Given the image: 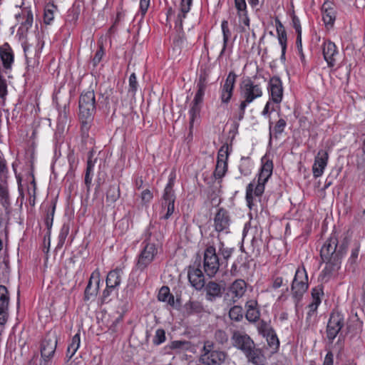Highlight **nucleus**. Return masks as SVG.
Here are the masks:
<instances>
[{
	"instance_id": "f257e3e1",
	"label": "nucleus",
	"mask_w": 365,
	"mask_h": 365,
	"mask_svg": "<svg viewBox=\"0 0 365 365\" xmlns=\"http://www.w3.org/2000/svg\"><path fill=\"white\" fill-rule=\"evenodd\" d=\"M347 242L344 241L339 245V241L335 234H331L326 240L320 250V256L326 266L323 269L321 277L327 281L334 275L341 267V258L346 252Z\"/></svg>"
},
{
	"instance_id": "f03ea898",
	"label": "nucleus",
	"mask_w": 365,
	"mask_h": 365,
	"mask_svg": "<svg viewBox=\"0 0 365 365\" xmlns=\"http://www.w3.org/2000/svg\"><path fill=\"white\" fill-rule=\"evenodd\" d=\"M79 118L83 135H88L90 123L96 112V98L93 91L83 92L79 98Z\"/></svg>"
},
{
	"instance_id": "7ed1b4c3",
	"label": "nucleus",
	"mask_w": 365,
	"mask_h": 365,
	"mask_svg": "<svg viewBox=\"0 0 365 365\" xmlns=\"http://www.w3.org/2000/svg\"><path fill=\"white\" fill-rule=\"evenodd\" d=\"M220 266V259L214 245H207L203 254V269L209 277H213L217 273Z\"/></svg>"
},
{
	"instance_id": "20e7f679",
	"label": "nucleus",
	"mask_w": 365,
	"mask_h": 365,
	"mask_svg": "<svg viewBox=\"0 0 365 365\" xmlns=\"http://www.w3.org/2000/svg\"><path fill=\"white\" fill-rule=\"evenodd\" d=\"M240 96L243 98L241 103L248 105L262 96V90L259 85L255 84L250 78H247L240 84Z\"/></svg>"
},
{
	"instance_id": "39448f33",
	"label": "nucleus",
	"mask_w": 365,
	"mask_h": 365,
	"mask_svg": "<svg viewBox=\"0 0 365 365\" xmlns=\"http://www.w3.org/2000/svg\"><path fill=\"white\" fill-rule=\"evenodd\" d=\"M307 275L305 269H297L293 279L291 290L292 297L296 303H298L302 298L303 294L307 290Z\"/></svg>"
},
{
	"instance_id": "423d86ee",
	"label": "nucleus",
	"mask_w": 365,
	"mask_h": 365,
	"mask_svg": "<svg viewBox=\"0 0 365 365\" xmlns=\"http://www.w3.org/2000/svg\"><path fill=\"white\" fill-rule=\"evenodd\" d=\"M174 179L175 175H173V174H171L162 197V207L163 209L167 208L166 213L162 217L164 220H168L173 215L175 209L174 203L175 201V195L173 188Z\"/></svg>"
},
{
	"instance_id": "0eeeda50",
	"label": "nucleus",
	"mask_w": 365,
	"mask_h": 365,
	"mask_svg": "<svg viewBox=\"0 0 365 365\" xmlns=\"http://www.w3.org/2000/svg\"><path fill=\"white\" fill-rule=\"evenodd\" d=\"M344 325V317L336 312L332 313L327 323L326 334L329 343H332Z\"/></svg>"
},
{
	"instance_id": "6e6552de",
	"label": "nucleus",
	"mask_w": 365,
	"mask_h": 365,
	"mask_svg": "<svg viewBox=\"0 0 365 365\" xmlns=\"http://www.w3.org/2000/svg\"><path fill=\"white\" fill-rule=\"evenodd\" d=\"M146 240L150 241V239L147 238ZM157 252L158 250L155 245L148 242L138 257L136 264L137 269L140 271L144 270L153 262Z\"/></svg>"
},
{
	"instance_id": "1a4fd4ad",
	"label": "nucleus",
	"mask_w": 365,
	"mask_h": 365,
	"mask_svg": "<svg viewBox=\"0 0 365 365\" xmlns=\"http://www.w3.org/2000/svg\"><path fill=\"white\" fill-rule=\"evenodd\" d=\"M58 337L55 332H48L43 340L41 347V355L44 360L51 359L56 349Z\"/></svg>"
},
{
	"instance_id": "9d476101",
	"label": "nucleus",
	"mask_w": 365,
	"mask_h": 365,
	"mask_svg": "<svg viewBox=\"0 0 365 365\" xmlns=\"http://www.w3.org/2000/svg\"><path fill=\"white\" fill-rule=\"evenodd\" d=\"M233 345L244 352L250 350L255 344L247 334L240 331H234L231 337Z\"/></svg>"
},
{
	"instance_id": "9b49d317",
	"label": "nucleus",
	"mask_w": 365,
	"mask_h": 365,
	"mask_svg": "<svg viewBox=\"0 0 365 365\" xmlns=\"http://www.w3.org/2000/svg\"><path fill=\"white\" fill-rule=\"evenodd\" d=\"M230 218L228 212L224 208H220L214 217L215 230L217 232H229Z\"/></svg>"
},
{
	"instance_id": "f8f14e48",
	"label": "nucleus",
	"mask_w": 365,
	"mask_h": 365,
	"mask_svg": "<svg viewBox=\"0 0 365 365\" xmlns=\"http://www.w3.org/2000/svg\"><path fill=\"white\" fill-rule=\"evenodd\" d=\"M237 78V75L234 71H230L222 88L220 99L222 103H228L232 96L233 90Z\"/></svg>"
},
{
	"instance_id": "ddd939ff",
	"label": "nucleus",
	"mask_w": 365,
	"mask_h": 365,
	"mask_svg": "<svg viewBox=\"0 0 365 365\" xmlns=\"http://www.w3.org/2000/svg\"><path fill=\"white\" fill-rule=\"evenodd\" d=\"M226 356L225 352L215 350L209 353H202L199 361L205 365H220L225 361Z\"/></svg>"
},
{
	"instance_id": "4468645a",
	"label": "nucleus",
	"mask_w": 365,
	"mask_h": 365,
	"mask_svg": "<svg viewBox=\"0 0 365 365\" xmlns=\"http://www.w3.org/2000/svg\"><path fill=\"white\" fill-rule=\"evenodd\" d=\"M100 284V272L96 269L92 274L89 279L87 287L84 292V300L88 301L91 297L97 295Z\"/></svg>"
},
{
	"instance_id": "2eb2a0df",
	"label": "nucleus",
	"mask_w": 365,
	"mask_h": 365,
	"mask_svg": "<svg viewBox=\"0 0 365 365\" xmlns=\"http://www.w3.org/2000/svg\"><path fill=\"white\" fill-rule=\"evenodd\" d=\"M322 53L324 60L329 67L331 68L336 65L338 51L334 43L331 41H325L322 45Z\"/></svg>"
},
{
	"instance_id": "dca6fc26",
	"label": "nucleus",
	"mask_w": 365,
	"mask_h": 365,
	"mask_svg": "<svg viewBox=\"0 0 365 365\" xmlns=\"http://www.w3.org/2000/svg\"><path fill=\"white\" fill-rule=\"evenodd\" d=\"M187 277L191 285L197 290L205 287V277L202 270L197 267H189Z\"/></svg>"
},
{
	"instance_id": "f3484780",
	"label": "nucleus",
	"mask_w": 365,
	"mask_h": 365,
	"mask_svg": "<svg viewBox=\"0 0 365 365\" xmlns=\"http://www.w3.org/2000/svg\"><path fill=\"white\" fill-rule=\"evenodd\" d=\"M327 160L328 153L323 150H319L312 166L313 175L315 178L320 177L322 175L327 164Z\"/></svg>"
},
{
	"instance_id": "a211bd4d",
	"label": "nucleus",
	"mask_w": 365,
	"mask_h": 365,
	"mask_svg": "<svg viewBox=\"0 0 365 365\" xmlns=\"http://www.w3.org/2000/svg\"><path fill=\"white\" fill-rule=\"evenodd\" d=\"M269 86L272 101L276 103H280L283 96L282 83L280 78L277 76L271 78Z\"/></svg>"
},
{
	"instance_id": "6ab92c4d",
	"label": "nucleus",
	"mask_w": 365,
	"mask_h": 365,
	"mask_svg": "<svg viewBox=\"0 0 365 365\" xmlns=\"http://www.w3.org/2000/svg\"><path fill=\"white\" fill-rule=\"evenodd\" d=\"M204 287L206 292V299L209 302H214L222 295L221 286L214 281L209 282L207 284H205Z\"/></svg>"
},
{
	"instance_id": "aec40b11",
	"label": "nucleus",
	"mask_w": 365,
	"mask_h": 365,
	"mask_svg": "<svg viewBox=\"0 0 365 365\" xmlns=\"http://www.w3.org/2000/svg\"><path fill=\"white\" fill-rule=\"evenodd\" d=\"M247 361L252 363L254 365H264L265 362V357L263 355L262 350L256 349L255 345L250 348V350L244 352Z\"/></svg>"
},
{
	"instance_id": "412c9836",
	"label": "nucleus",
	"mask_w": 365,
	"mask_h": 365,
	"mask_svg": "<svg viewBox=\"0 0 365 365\" xmlns=\"http://www.w3.org/2000/svg\"><path fill=\"white\" fill-rule=\"evenodd\" d=\"M332 6L333 4L328 1L324 2L322 5L323 21L326 25L333 26L335 21L336 12Z\"/></svg>"
},
{
	"instance_id": "4be33fe9",
	"label": "nucleus",
	"mask_w": 365,
	"mask_h": 365,
	"mask_svg": "<svg viewBox=\"0 0 365 365\" xmlns=\"http://www.w3.org/2000/svg\"><path fill=\"white\" fill-rule=\"evenodd\" d=\"M122 273V269L118 268L110 271L106 278V287L113 289L118 287L121 282Z\"/></svg>"
},
{
	"instance_id": "5701e85b",
	"label": "nucleus",
	"mask_w": 365,
	"mask_h": 365,
	"mask_svg": "<svg viewBox=\"0 0 365 365\" xmlns=\"http://www.w3.org/2000/svg\"><path fill=\"white\" fill-rule=\"evenodd\" d=\"M192 0H181L180 12L178 14L176 21L175 28L179 31L182 30V19L185 17L186 14L190 11Z\"/></svg>"
},
{
	"instance_id": "b1692460",
	"label": "nucleus",
	"mask_w": 365,
	"mask_h": 365,
	"mask_svg": "<svg viewBox=\"0 0 365 365\" xmlns=\"http://www.w3.org/2000/svg\"><path fill=\"white\" fill-rule=\"evenodd\" d=\"M262 163L263 164L258 176V181L266 183L272 175L273 163L272 160H266V161H264V159H262Z\"/></svg>"
},
{
	"instance_id": "393cba45",
	"label": "nucleus",
	"mask_w": 365,
	"mask_h": 365,
	"mask_svg": "<svg viewBox=\"0 0 365 365\" xmlns=\"http://www.w3.org/2000/svg\"><path fill=\"white\" fill-rule=\"evenodd\" d=\"M232 298L240 299L246 292V282L242 279L235 280L230 287Z\"/></svg>"
},
{
	"instance_id": "a878e982",
	"label": "nucleus",
	"mask_w": 365,
	"mask_h": 365,
	"mask_svg": "<svg viewBox=\"0 0 365 365\" xmlns=\"http://www.w3.org/2000/svg\"><path fill=\"white\" fill-rule=\"evenodd\" d=\"M277 23V32L278 35L279 43L282 46V56L285 54L286 47H287V33L283 26L282 24L279 20H276Z\"/></svg>"
},
{
	"instance_id": "bb28decb",
	"label": "nucleus",
	"mask_w": 365,
	"mask_h": 365,
	"mask_svg": "<svg viewBox=\"0 0 365 365\" xmlns=\"http://www.w3.org/2000/svg\"><path fill=\"white\" fill-rule=\"evenodd\" d=\"M256 304L257 302L255 301H250L247 303V310L245 317L249 322H256L259 317V312L255 308Z\"/></svg>"
},
{
	"instance_id": "cd10ccee",
	"label": "nucleus",
	"mask_w": 365,
	"mask_h": 365,
	"mask_svg": "<svg viewBox=\"0 0 365 365\" xmlns=\"http://www.w3.org/2000/svg\"><path fill=\"white\" fill-rule=\"evenodd\" d=\"M158 299L159 301L167 302L171 306L175 303L174 297L170 294L169 288L166 286H163L160 288L158 292Z\"/></svg>"
},
{
	"instance_id": "c85d7f7f",
	"label": "nucleus",
	"mask_w": 365,
	"mask_h": 365,
	"mask_svg": "<svg viewBox=\"0 0 365 365\" xmlns=\"http://www.w3.org/2000/svg\"><path fill=\"white\" fill-rule=\"evenodd\" d=\"M185 309L187 314H193L201 313L204 308L201 302L190 300L185 304Z\"/></svg>"
},
{
	"instance_id": "c756f323",
	"label": "nucleus",
	"mask_w": 365,
	"mask_h": 365,
	"mask_svg": "<svg viewBox=\"0 0 365 365\" xmlns=\"http://www.w3.org/2000/svg\"><path fill=\"white\" fill-rule=\"evenodd\" d=\"M286 125H287L286 121L284 119L281 118L277 122L273 130H272V123H270V124H269V135H270L269 143L271 142L272 137L273 135L275 138H277L278 135H280L281 133H282Z\"/></svg>"
},
{
	"instance_id": "7c9ffc66",
	"label": "nucleus",
	"mask_w": 365,
	"mask_h": 365,
	"mask_svg": "<svg viewBox=\"0 0 365 365\" xmlns=\"http://www.w3.org/2000/svg\"><path fill=\"white\" fill-rule=\"evenodd\" d=\"M0 56L5 68H10L14 62V55L11 51L0 49Z\"/></svg>"
},
{
	"instance_id": "2f4dec72",
	"label": "nucleus",
	"mask_w": 365,
	"mask_h": 365,
	"mask_svg": "<svg viewBox=\"0 0 365 365\" xmlns=\"http://www.w3.org/2000/svg\"><path fill=\"white\" fill-rule=\"evenodd\" d=\"M120 197V188L117 185H110L106 192V201L115 202Z\"/></svg>"
},
{
	"instance_id": "473e14b6",
	"label": "nucleus",
	"mask_w": 365,
	"mask_h": 365,
	"mask_svg": "<svg viewBox=\"0 0 365 365\" xmlns=\"http://www.w3.org/2000/svg\"><path fill=\"white\" fill-rule=\"evenodd\" d=\"M265 336H267V341L271 349V352H277L279 346V341L277 335L274 333V331L272 330L271 332H267Z\"/></svg>"
},
{
	"instance_id": "72a5a7b5",
	"label": "nucleus",
	"mask_w": 365,
	"mask_h": 365,
	"mask_svg": "<svg viewBox=\"0 0 365 365\" xmlns=\"http://www.w3.org/2000/svg\"><path fill=\"white\" fill-rule=\"evenodd\" d=\"M80 334H75L72 339L71 343L68 345L67 351H66V356H68L69 352H71V355L69 356V359L72 358V356L75 354L76 351L80 346Z\"/></svg>"
},
{
	"instance_id": "f704fd0d",
	"label": "nucleus",
	"mask_w": 365,
	"mask_h": 365,
	"mask_svg": "<svg viewBox=\"0 0 365 365\" xmlns=\"http://www.w3.org/2000/svg\"><path fill=\"white\" fill-rule=\"evenodd\" d=\"M55 210L56 202L52 201L46 209V217L45 220V224L48 230H50L52 227Z\"/></svg>"
},
{
	"instance_id": "c9c22d12",
	"label": "nucleus",
	"mask_w": 365,
	"mask_h": 365,
	"mask_svg": "<svg viewBox=\"0 0 365 365\" xmlns=\"http://www.w3.org/2000/svg\"><path fill=\"white\" fill-rule=\"evenodd\" d=\"M234 252V248L225 247L224 242H220L218 245V255H221L222 259L225 262H227V260L230 258L232 253Z\"/></svg>"
},
{
	"instance_id": "e433bc0d",
	"label": "nucleus",
	"mask_w": 365,
	"mask_h": 365,
	"mask_svg": "<svg viewBox=\"0 0 365 365\" xmlns=\"http://www.w3.org/2000/svg\"><path fill=\"white\" fill-rule=\"evenodd\" d=\"M221 27H222V34H223V46H222V49L220 52V56H222L224 53V52L226 49L227 45L229 38L231 35V32H230V31L229 29V26H228V21L227 20L222 21Z\"/></svg>"
},
{
	"instance_id": "4c0bfd02",
	"label": "nucleus",
	"mask_w": 365,
	"mask_h": 365,
	"mask_svg": "<svg viewBox=\"0 0 365 365\" xmlns=\"http://www.w3.org/2000/svg\"><path fill=\"white\" fill-rule=\"evenodd\" d=\"M93 167H94V163L91 160V157H89L88 162H87V168H86V174H85V184H86L88 192H89V190L91 189V182H92V177H91V174L93 172Z\"/></svg>"
},
{
	"instance_id": "58836bf2",
	"label": "nucleus",
	"mask_w": 365,
	"mask_h": 365,
	"mask_svg": "<svg viewBox=\"0 0 365 365\" xmlns=\"http://www.w3.org/2000/svg\"><path fill=\"white\" fill-rule=\"evenodd\" d=\"M227 170V163L220 160L217 162L216 168L214 172L215 179H221Z\"/></svg>"
},
{
	"instance_id": "ea45409f",
	"label": "nucleus",
	"mask_w": 365,
	"mask_h": 365,
	"mask_svg": "<svg viewBox=\"0 0 365 365\" xmlns=\"http://www.w3.org/2000/svg\"><path fill=\"white\" fill-rule=\"evenodd\" d=\"M9 303V292L6 287L0 285V309L8 308Z\"/></svg>"
},
{
	"instance_id": "a19ab883",
	"label": "nucleus",
	"mask_w": 365,
	"mask_h": 365,
	"mask_svg": "<svg viewBox=\"0 0 365 365\" xmlns=\"http://www.w3.org/2000/svg\"><path fill=\"white\" fill-rule=\"evenodd\" d=\"M243 309L240 306L232 307L229 312V317L232 320L240 322L243 318Z\"/></svg>"
},
{
	"instance_id": "79ce46f5",
	"label": "nucleus",
	"mask_w": 365,
	"mask_h": 365,
	"mask_svg": "<svg viewBox=\"0 0 365 365\" xmlns=\"http://www.w3.org/2000/svg\"><path fill=\"white\" fill-rule=\"evenodd\" d=\"M228 334L223 330L217 329L215 332V339L220 344H225L228 341Z\"/></svg>"
},
{
	"instance_id": "37998d69",
	"label": "nucleus",
	"mask_w": 365,
	"mask_h": 365,
	"mask_svg": "<svg viewBox=\"0 0 365 365\" xmlns=\"http://www.w3.org/2000/svg\"><path fill=\"white\" fill-rule=\"evenodd\" d=\"M200 112V104H195L192 102V107L190 110V127L192 126L193 122L195 120V118L197 116H199Z\"/></svg>"
},
{
	"instance_id": "c03bdc74",
	"label": "nucleus",
	"mask_w": 365,
	"mask_h": 365,
	"mask_svg": "<svg viewBox=\"0 0 365 365\" xmlns=\"http://www.w3.org/2000/svg\"><path fill=\"white\" fill-rule=\"evenodd\" d=\"M229 147L227 144L223 145L219 150L217 153V162H220V160H223L224 162H227L228 156H229Z\"/></svg>"
},
{
	"instance_id": "a18cd8bd",
	"label": "nucleus",
	"mask_w": 365,
	"mask_h": 365,
	"mask_svg": "<svg viewBox=\"0 0 365 365\" xmlns=\"http://www.w3.org/2000/svg\"><path fill=\"white\" fill-rule=\"evenodd\" d=\"M165 340V331L162 329H158L155 331V334L153 337V344L159 345L164 342Z\"/></svg>"
},
{
	"instance_id": "49530a36",
	"label": "nucleus",
	"mask_w": 365,
	"mask_h": 365,
	"mask_svg": "<svg viewBox=\"0 0 365 365\" xmlns=\"http://www.w3.org/2000/svg\"><path fill=\"white\" fill-rule=\"evenodd\" d=\"M69 233V226L63 224L61 227L59 235H58V245L62 246L65 242L66 237Z\"/></svg>"
},
{
	"instance_id": "de8ad7c7",
	"label": "nucleus",
	"mask_w": 365,
	"mask_h": 365,
	"mask_svg": "<svg viewBox=\"0 0 365 365\" xmlns=\"http://www.w3.org/2000/svg\"><path fill=\"white\" fill-rule=\"evenodd\" d=\"M138 88V82L136 80V76L135 73H133L129 78V89L128 92L132 93V96H134L137 91Z\"/></svg>"
},
{
	"instance_id": "09e8293b",
	"label": "nucleus",
	"mask_w": 365,
	"mask_h": 365,
	"mask_svg": "<svg viewBox=\"0 0 365 365\" xmlns=\"http://www.w3.org/2000/svg\"><path fill=\"white\" fill-rule=\"evenodd\" d=\"M205 92V86L202 83H198V90L195 96L193 103L195 104H201L202 101V97Z\"/></svg>"
},
{
	"instance_id": "8fccbe9b",
	"label": "nucleus",
	"mask_w": 365,
	"mask_h": 365,
	"mask_svg": "<svg viewBox=\"0 0 365 365\" xmlns=\"http://www.w3.org/2000/svg\"><path fill=\"white\" fill-rule=\"evenodd\" d=\"M189 342L185 341H172L170 348L172 349H187Z\"/></svg>"
},
{
	"instance_id": "3c124183",
	"label": "nucleus",
	"mask_w": 365,
	"mask_h": 365,
	"mask_svg": "<svg viewBox=\"0 0 365 365\" xmlns=\"http://www.w3.org/2000/svg\"><path fill=\"white\" fill-rule=\"evenodd\" d=\"M103 50L102 46H101L100 49L98 50L92 59V63L94 67H96L101 61L103 56Z\"/></svg>"
},
{
	"instance_id": "603ef678",
	"label": "nucleus",
	"mask_w": 365,
	"mask_h": 365,
	"mask_svg": "<svg viewBox=\"0 0 365 365\" xmlns=\"http://www.w3.org/2000/svg\"><path fill=\"white\" fill-rule=\"evenodd\" d=\"M7 94L6 81L0 76V97L4 98Z\"/></svg>"
},
{
	"instance_id": "864d4df0",
	"label": "nucleus",
	"mask_w": 365,
	"mask_h": 365,
	"mask_svg": "<svg viewBox=\"0 0 365 365\" xmlns=\"http://www.w3.org/2000/svg\"><path fill=\"white\" fill-rule=\"evenodd\" d=\"M253 184L250 183L247 187V192H246V200L248 203V205L250 207L251 202L252 200V193H253Z\"/></svg>"
},
{
	"instance_id": "5fc2aeb1",
	"label": "nucleus",
	"mask_w": 365,
	"mask_h": 365,
	"mask_svg": "<svg viewBox=\"0 0 365 365\" xmlns=\"http://www.w3.org/2000/svg\"><path fill=\"white\" fill-rule=\"evenodd\" d=\"M292 26L294 28L297 34H302V27L299 19L295 15L292 16Z\"/></svg>"
},
{
	"instance_id": "6e6d98bb",
	"label": "nucleus",
	"mask_w": 365,
	"mask_h": 365,
	"mask_svg": "<svg viewBox=\"0 0 365 365\" xmlns=\"http://www.w3.org/2000/svg\"><path fill=\"white\" fill-rule=\"evenodd\" d=\"M53 12L51 9H46L44 12L43 21L46 24H50L53 19Z\"/></svg>"
},
{
	"instance_id": "4d7b16f0",
	"label": "nucleus",
	"mask_w": 365,
	"mask_h": 365,
	"mask_svg": "<svg viewBox=\"0 0 365 365\" xmlns=\"http://www.w3.org/2000/svg\"><path fill=\"white\" fill-rule=\"evenodd\" d=\"M235 7L238 10V12L246 11V2L245 0H235ZM239 15L241 16L240 13Z\"/></svg>"
},
{
	"instance_id": "13d9d810",
	"label": "nucleus",
	"mask_w": 365,
	"mask_h": 365,
	"mask_svg": "<svg viewBox=\"0 0 365 365\" xmlns=\"http://www.w3.org/2000/svg\"><path fill=\"white\" fill-rule=\"evenodd\" d=\"M313 298H314V302H312L309 305L310 310H309V312L308 313L309 315L311 314V312H314L317 310L318 305L320 303L319 297H316L314 294H313Z\"/></svg>"
},
{
	"instance_id": "bf43d9fd",
	"label": "nucleus",
	"mask_w": 365,
	"mask_h": 365,
	"mask_svg": "<svg viewBox=\"0 0 365 365\" xmlns=\"http://www.w3.org/2000/svg\"><path fill=\"white\" fill-rule=\"evenodd\" d=\"M153 197L152 192L148 189L143 190L141 194L142 200L145 202H150L153 199Z\"/></svg>"
},
{
	"instance_id": "052dcab7",
	"label": "nucleus",
	"mask_w": 365,
	"mask_h": 365,
	"mask_svg": "<svg viewBox=\"0 0 365 365\" xmlns=\"http://www.w3.org/2000/svg\"><path fill=\"white\" fill-rule=\"evenodd\" d=\"M356 165L358 168L361 169L365 167V152L362 150V153L357 156Z\"/></svg>"
},
{
	"instance_id": "680f3d73",
	"label": "nucleus",
	"mask_w": 365,
	"mask_h": 365,
	"mask_svg": "<svg viewBox=\"0 0 365 365\" xmlns=\"http://www.w3.org/2000/svg\"><path fill=\"white\" fill-rule=\"evenodd\" d=\"M258 329L259 331L264 336H265L267 334V332H271L272 331V329L269 327V325L264 322H262Z\"/></svg>"
},
{
	"instance_id": "e2e57ef3",
	"label": "nucleus",
	"mask_w": 365,
	"mask_h": 365,
	"mask_svg": "<svg viewBox=\"0 0 365 365\" xmlns=\"http://www.w3.org/2000/svg\"><path fill=\"white\" fill-rule=\"evenodd\" d=\"M26 17V19L25 21L22 23V25H24V26H26L28 29L29 27L31 26L32 23H33L32 13L30 11H27Z\"/></svg>"
},
{
	"instance_id": "0e129e2a",
	"label": "nucleus",
	"mask_w": 365,
	"mask_h": 365,
	"mask_svg": "<svg viewBox=\"0 0 365 365\" xmlns=\"http://www.w3.org/2000/svg\"><path fill=\"white\" fill-rule=\"evenodd\" d=\"M264 184L263 182H259L258 184L256 185L254 192L256 196H261L264 190Z\"/></svg>"
},
{
	"instance_id": "69168bd1",
	"label": "nucleus",
	"mask_w": 365,
	"mask_h": 365,
	"mask_svg": "<svg viewBox=\"0 0 365 365\" xmlns=\"http://www.w3.org/2000/svg\"><path fill=\"white\" fill-rule=\"evenodd\" d=\"M8 319V308L0 309V324H4Z\"/></svg>"
},
{
	"instance_id": "338daca9",
	"label": "nucleus",
	"mask_w": 365,
	"mask_h": 365,
	"mask_svg": "<svg viewBox=\"0 0 365 365\" xmlns=\"http://www.w3.org/2000/svg\"><path fill=\"white\" fill-rule=\"evenodd\" d=\"M7 174V168L5 160L0 155V176H5Z\"/></svg>"
},
{
	"instance_id": "774afa93",
	"label": "nucleus",
	"mask_w": 365,
	"mask_h": 365,
	"mask_svg": "<svg viewBox=\"0 0 365 365\" xmlns=\"http://www.w3.org/2000/svg\"><path fill=\"white\" fill-rule=\"evenodd\" d=\"M150 5V0H140V9L142 15H144Z\"/></svg>"
}]
</instances>
